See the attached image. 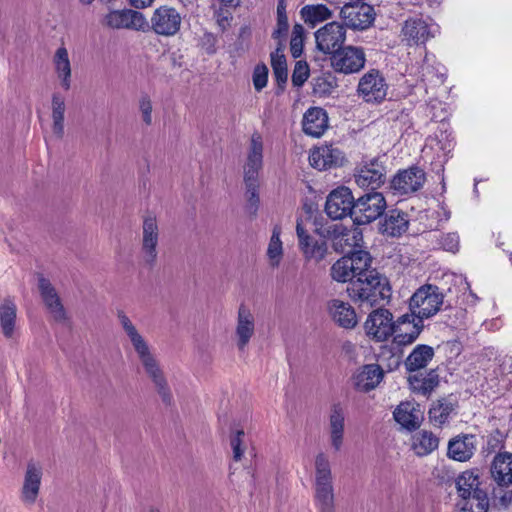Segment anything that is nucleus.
<instances>
[{
  "label": "nucleus",
  "instance_id": "29",
  "mask_svg": "<svg viewBox=\"0 0 512 512\" xmlns=\"http://www.w3.org/2000/svg\"><path fill=\"white\" fill-rule=\"evenodd\" d=\"M476 450V438L472 434H462L448 443L447 456L459 462L468 461Z\"/></svg>",
  "mask_w": 512,
  "mask_h": 512
},
{
  "label": "nucleus",
  "instance_id": "38",
  "mask_svg": "<svg viewBox=\"0 0 512 512\" xmlns=\"http://www.w3.org/2000/svg\"><path fill=\"white\" fill-rule=\"evenodd\" d=\"M434 357V349L425 344L417 345L406 358L404 365L407 371L415 372L425 368Z\"/></svg>",
  "mask_w": 512,
  "mask_h": 512
},
{
  "label": "nucleus",
  "instance_id": "45",
  "mask_svg": "<svg viewBox=\"0 0 512 512\" xmlns=\"http://www.w3.org/2000/svg\"><path fill=\"white\" fill-rule=\"evenodd\" d=\"M281 232H282L281 226L278 224L274 225V227L272 229V234H271V237H270V240L268 243L266 255H267V258L269 261V265L272 268L279 267V265L282 261V258H283L284 250H283V243L280 239Z\"/></svg>",
  "mask_w": 512,
  "mask_h": 512
},
{
  "label": "nucleus",
  "instance_id": "58",
  "mask_svg": "<svg viewBox=\"0 0 512 512\" xmlns=\"http://www.w3.org/2000/svg\"><path fill=\"white\" fill-rule=\"evenodd\" d=\"M129 1L133 7L137 8V9H142V8L151 6L155 0H129Z\"/></svg>",
  "mask_w": 512,
  "mask_h": 512
},
{
  "label": "nucleus",
  "instance_id": "61",
  "mask_svg": "<svg viewBox=\"0 0 512 512\" xmlns=\"http://www.w3.org/2000/svg\"><path fill=\"white\" fill-rule=\"evenodd\" d=\"M509 367L510 369L512 368V360L509 359L508 361L507 360H504L503 363L501 364L500 366V369L501 370H504L506 367Z\"/></svg>",
  "mask_w": 512,
  "mask_h": 512
},
{
  "label": "nucleus",
  "instance_id": "46",
  "mask_svg": "<svg viewBox=\"0 0 512 512\" xmlns=\"http://www.w3.org/2000/svg\"><path fill=\"white\" fill-rule=\"evenodd\" d=\"M289 28L288 17L286 14L285 0H278L277 4V25L272 33V37L280 43L285 40Z\"/></svg>",
  "mask_w": 512,
  "mask_h": 512
},
{
  "label": "nucleus",
  "instance_id": "55",
  "mask_svg": "<svg viewBox=\"0 0 512 512\" xmlns=\"http://www.w3.org/2000/svg\"><path fill=\"white\" fill-rule=\"evenodd\" d=\"M335 88V83H331L324 77H318L313 82V92L319 96L329 95Z\"/></svg>",
  "mask_w": 512,
  "mask_h": 512
},
{
  "label": "nucleus",
  "instance_id": "49",
  "mask_svg": "<svg viewBox=\"0 0 512 512\" xmlns=\"http://www.w3.org/2000/svg\"><path fill=\"white\" fill-rule=\"evenodd\" d=\"M506 435L500 430H495L491 434L488 435L486 441V451L489 453H493L496 451L501 452L500 450L504 448Z\"/></svg>",
  "mask_w": 512,
  "mask_h": 512
},
{
  "label": "nucleus",
  "instance_id": "2",
  "mask_svg": "<svg viewBox=\"0 0 512 512\" xmlns=\"http://www.w3.org/2000/svg\"><path fill=\"white\" fill-rule=\"evenodd\" d=\"M408 320V316H400L393 321V315L389 310L378 308L368 315L364 327L366 334L376 341H385L390 336H394L395 344L407 346L417 340L424 328L423 325L416 324L412 326L411 332L407 333L401 324L408 323Z\"/></svg>",
  "mask_w": 512,
  "mask_h": 512
},
{
  "label": "nucleus",
  "instance_id": "59",
  "mask_svg": "<svg viewBox=\"0 0 512 512\" xmlns=\"http://www.w3.org/2000/svg\"><path fill=\"white\" fill-rule=\"evenodd\" d=\"M403 316H408L409 317V320H408V323H403L401 324L404 328V331H406L407 333H410L411 330H412V326L416 325L417 323V318L414 317L412 314H404Z\"/></svg>",
  "mask_w": 512,
  "mask_h": 512
},
{
  "label": "nucleus",
  "instance_id": "31",
  "mask_svg": "<svg viewBox=\"0 0 512 512\" xmlns=\"http://www.w3.org/2000/svg\"><path fill=\"white\" fill-rule=\"evenodd\" d=\"M328 128L327 112L320 107L309 108L303 116L302 129L306 135L320 137Z\"/></svg>",
  "mask_w": 512,
  "mask_h": 512
},
{
  "label": "nucleus",
  "instance_id": "8",
  "mask_svg": "<svg viewBox=\"0 0 512 512\" xmlns=\"http://www.w3.org/2000/svg\"><path fill=\"white\" fill-rule=\"evenodd\" d=\"M140 241V256L143 263L152 268L158 260L160 229L157 217L148 213L143 217Z\"/></svg>",
  "mask_w": 512,
  "mask_h": 512
},
{
  "label": "nucleus",
  "instance_id": "64",
  "mask_svg": "<svg viewBox=\"0 0 512 512\" xmlns=\"http://www.w3.org/2000/svg\"><path fill=\"white\" fill-rule=\"evenodd\" d=\"M147 512H162L159 508H156V507H151L148 509Z\"/></svg>",
  "mask_w": 512,
  "mask_h": 512
},
{
  "label": "nucleus",
  "instance_id": "30",
  "mask_svg": "<svg viewBox=\"0 0 512 512\" xmlns=\"http://www.w3.org/2000/svg\"><path fill=\"white\" fill-rule=\"evenodd\" d=\"M328 432L331 447L335 452L340 451L344 443L345 412L339 404H335L331 408Z\"/></svg>",
  "mask_w": 512,
  "mask_h": 512
},
{
  "label": "nucleus",
  "instance_id": "25",
  "mask_svg": "<svg viewBox=\"0 0 512 512\" xmlns=\"http://www.w3.org/2000/svg\"><path fill=\"white\" fill-rule=\"evenodd\" d=\"M344 161L343 152L333 145H322L314 148L309 155L312 167L319 171L341 166Z\"/></svg>",
  "mask_w": 512,
  "mask_h": 512
},
{
  "label": "nucleus",
  "instance_id": "43",
  "mask_svg": "<svg viewBox=\"0 0 512 512\" xmlns=\"http://www.w3.org/2000/svg\"><path fill=\"white\" fill-rule=\"evenodd\" d=\"M243 182L245 187L244 196L246 200L245 209L249 215L255 217L260 207L259 178L243 177Z\"/></svg>",
  "mask_w": 512,
  "mask_h": 512
},
{
  "label": "nucleus",
  "instance_id": "44",
  "mask_svg": "<svg viewBox=\"0 0 512 512\" xmlns=\"http://www.w3.org/2000/svg\"><path fill=\"white\" fill-rule=\"evenodd\" d=\"M408 381L413 392L427 396L438 386L439 377L434 370H431L424 376L411 375Z\"/></svg>",
  "mask_w": 512,
  "mask_h": 512
},
{
  "label": "nucleus",
  "instance_id": "62",
  "mask_svg": "<svg viewBox=\"0 0 512 512\" xmlns=\"http://www.w3.org/2000/svg\"><path fill=\"white\" fill-rule=\"evenodd\" d=\"M512 383V371L510 370L507 374V385H510Z\"/></svg>",
  "mask_w": 512,
  "mask_h": 512
},
{
  "label": "nucleus",
  "instance_id": "28",
  "mask_svg": "<svg viewBox=\"0 0 512 512\" xmlns=\"http://www.w3.org/2000/svg\"><path fill=\"white\" fill-rule=\"evenodd\" d=\"M490 473L498 487H510L512 485V453L498 452L491 462Z\"/></svg>",
  "mask_w": 512,
  "mask_h": 512
},
{
  "label": "nucleus",
  "instance_id": "56",
  "mask_svg": "<svg viewBox=\"0 0 512 512\" xmlns=\"http://www.w3.org/2000/svg\"><path fill=\"white\" fill-rule=\"evenodd\" d=\"M271 66L273 70L286 69L287 63L285 55L283 54L282 43H279V47L271 53Z\"/></svg>",
  "mask_w": 512,
  "mask_h": 512
},
{
  "label": "nucleus",
  "instance_id": "4",
  "mask_svg": "<svg viewBox=\"0 0 512 512\" xmlns=\"http://www.w3.org/2000/svg\"><path fill=\"white\" fill-rule=\"evenodd\" d=\"M460 501L457 503L458 512H488L489 498L481 487L477 470H466L455 480Z\"/></svg>",
  "mask_w": 512,
  "mask_h": 512
},
{
  "label": "nucleus",
  "instance_id": "13",
  "mask_svg": "<svg viewBox=\"0 0 512 512\" xmlns=\"http://www.w3.org/2000/svg\"><path fill=\"white\" fill-rule=\"evenodd\" d=\"M401 33L408 45H424L439 33V26L429 19L414 16L404 21Z\"/></svg>",
  "mask_w": 512,
  "mask_h": 512
},
{
  "label": "nucleus",
  "instance_id": "50",
  "mask_svg": "<svg viewBox=\"0 0 512 512\" xmlns=\"http://www.w3.org/2000/svg\"><path fill=\"white\" fill-rule=\"evenodd\" d=\"M309 77V67L306 62L298 61L292 73V83L295 87H301Z\"/></svg>",
  "mask_w": 512,
  "mask_h": 512
},
{
  "label": "nucleus",
  "instance_id": "52",
  "mask_svg": "<svg viewBox=\"0 0 512 512\" xmlns=\"http://www.w3.org/2000/svg\"><path fill=\"white\" fill-rule=\"evenodd\" d=\"M213 17L221 32H225L230 28L231 21L233 19L232 13L230 11L220 7L214 11Z\"/></svg>",
  "mask_w": 512,
  "mask_h": 512
},
{
  "label": "nucleus",
  "instance_id": "32",
  "mask_svg": "<svg viewBox=\"0 0 512 512\" xmlns=\"http://www.w3.org/2000/svg\"><path fill=\"white\" fill-rule=\"evenodd\" d=\"M408 215L399 210H389L379 223V231L386 236L399 237L408 229Z\"/></svg>",
  "mask_w": 512,
  "mask_h": 512
},
{
  "label": "nucleus",
  "instance_id": "63",
  "mask_svg": "<svg viewBox=\"0 0 512 512\" xmlns=\"http://www.w3.org/2000/svg\"><path fill=\"white\" fill-rule=\"evenodd\" d=\"M82 5H90L94 0H78Z\"/></svg>",
  "mask_w": 512,
  "mask_h": 512
},
{
  "label": "nucleus",
  "instance_id": "14",
  "mask_svg": "<svg viewBox=\"0 0 512 512\" xmlns=\"http://www.w3.org/2000/svg\"><path fill=\"white\" fill-rule=\"evenodd\" d=\"M314 36L317 49L331 57L336 51L344 47L346 29L339 22L332 21L319 28Z\"/></svg>",
  "mask_w": 512,
  "mask_h": 512
},
{
  "label": "nucleus",
  "instance_id": "40",
  "mask_svg": "<svg viewBox=\"0 0 512 512\" xmlns=\"http://www.w3.org/2000/svg\"><path fill=\"white\" fill-rule=\"evenodd\" d=\"M16 304L10 300L5 299L0 304V328L3 335L10 339L13 337L16 326Z\"/></svg>",
  "mask_w": 512,
  "mask_h": 512
},
{
  "label": "nucleus",
  "instance_id": "37",
  "mask_svg": "<svg viewBox=\"0 0 512 512\" xmlns=\"http://www.w3.org/2000/svg\"><path fill=\"white\" fill-rule=\"evenodd\" d=\"M362 241V233L358 229H348L342 226H335L333 247L336 251L345 253L347 249L359 246Z\"/></svg>",
  "mask_w": 512,
  "mask_h": 512
},
{
  "label": "nucleus",
  "instance_id": "53",
  "mask_svg": "<svg viewBox=\"0 0 512 512\" xmlns=\"http://www.w3.org/2000/svg\"><path fill=\"white\" fill-rule=\"evenodd\" d=\"M268 81V69L265 65H257L253 72V85L257 91H261Z\"/></svg>",
  "mask_w": 512,
  "mask_h": 512
},
{
  "label": "nucleus",
  "instance_id": "23",
  "mask_svg": "<svg viewBox=\"0 0 512 512\" xmlns=\"http://www.w3.org/2000/svg\"><path fill=\"white\" fill-rule=\"evenodd\" d=\"M296 233L299 241V248L308 261L319 263L328 252L327 243L311 237L302 225V220H297Z\"/></svg>",
  "mask_w": 512,
  "mask_h": 512
},
{
  "label": "nucleus",
  "instance_id": "10",
  "mask_svg": "<svg viewBox=\"0 0 512 512\" xmlns=\"http://www.w3.org/2000/svg\"><path fill=\"white\" fill-rule=\"evenodd\" d=\"M366 53L363 47L347 45L330 57V64L336 73L351 75L359 73L366 65Z\"/></svg>",
  "mask_w": 512,
  "mask_h": 512
},
{
  "label": "nucleus",
  "instance_id": "60",
  "mask_svg": "<svg viewBox=\"0 0 512 512\" xmlns=\"http://www.w3.org/2000/svg\"><path fill=\"white\" fill-rule=\"evenodd\" d=\"M221 2L225 6H229V7H236V6H238V1L237 0H221Z\"/></svg>",
  "mask_w": 512,
  "mask_h": 512
},
{
  "label": "nucleus",
  "instance_id": "22",
  "mask_svg": "<svg viewBox=\"0 0 512 512\" xmlns=\"http://www.w3.org/2000/svg\"><path fill=\"white\" fill-rule=\"evenodd\" d=\"M386 180L385 166L377 159L363 164L355 174V182L360 188L375 192Z\"/></svg>",
  "mask_w": 512,
  "mask_h": 512
},
{
  "label": "nucleus",
  "instance_id": "51",
  "mask_svg": "<svg viewBox=\"0 0 512 512\" xmlns=\"http://www.w3.org/2000/svg\"><path fill=\"white\" fill-rule=\"evenodd\" d=\"M152 110L153 105L150 97L145 94L142 95L139 99V111L141 113L142 121L145 125L150 126L152 125Z\"/></svg>",
  "mask_w": 512,
  "mask_h": 512
},
{
  "label": "nucleus",
  "instance_id": "6",
  "mask_svg": "<svg viewBox=\"0 0 512 512\" xmlns=\"http://www.w3.org/2000/svg\"><path fill=\"white\" fill-rule=\"evenodd\" d=\"M444 295L436 285L425 284L419 287L411 296L409 309L417 318L416 324H423L424 319H429L437 314L443 305Z\"/></svg>",
  "mask_w": 512,
  "mask_h": 512
},
{
  "label": "nucleus",
  "instance_id": "47",
  "mask_svg": "<svg viewBox=\"0 0 512 512\" xmlns=\"http://www.w3.org/2000/svg\"><path fill=\"white\" fill-rule=\"evenodd\" d=\"M303 36L304 28L301 24H295L292 29L290 40L291 55L296 59L299 58L303 52Z\"/></svg>",
  "mask_w": 512,
  "mask_h": 512
},
{
  "label": "nucleus",
  "instance_id": "5",
  "mask_svg": "<svg viewBox=\"0 0 512 512\" xmlns=\"http://www.w3.org/2000/svg\"><path fill=\"white\" fill-rule=\"evenodd\" d=\"M314 505L317 512H336L334 477L329 457L324 452L314 459Z\"/></svg>",
  "mask_w": 512,
  "mask_h": 512
},
{
  "label": "nucleus",
  "instance_id": "26",
  "mask_svg": "<svg viewBox=\"0 0 512 512\" xmlns=\"http://www.w3.org/2000/svg\"><path fill=\"white\" fill-rule=\"evenodd\" d=\"M458 406V400L452 394L434 401L428 411L430 422L436 427H442L457 414Z\"/></svg>",
  "mask_w": 512,
  "mask_h": 512
},
{
  "label": "nucleus",
  "instance_id": "24",
  "mask_svg": "<svg viewBox=\"0 0 512 512\" xmlns=\"http://www.w3.org/2000/svg\"><path fill=\"white\" fill-rule=\"evenodd\" d=\"M38 289L41 298L53 319L57 322H64L67 319V314L63 304L61 303L60 297L50 280L45 278L43 275H39Z\"/></svg>",
  "mask_w": 512,
  "mask_h": 512
},
{
  "label": "nucleus",
  "instance_id": "57",
  "mask_svg": "<svg viewBox=\"0 0 512 512\" xmlns=\"http://www.w3.org/2000/svg\"><path fill=\"white\" fill-rule=\"evenodd\" d=\"M278 85L282 88L287 81L288 71L286 69L273 70Z\"/></svg>",
  "mask_w": 512,
  "mask_h": 512
},
{
  "label": "nucleus",
  "instance_id": "20",
  "mask_svg": "<svg viewBox=\"0 0 512 512\" xmlns=\"http://www.w3.org/2000/svg\"><path fill=\"white\" fill-rule=\"evenodd\" d=\"M264 141L262 135L255 131L252 133L246 151V159L243 165V177L259 178L263 168Z\"/></svg>",
  "mask_w": 512,
  "mask_h": 512
},
{
  "label": "nucleus",
  "instance_id": "39",
  "mask_svg": "<svg viewBox=\"0 0 512 512\" xmlns=\"http://www.w3.org/2000/svg\"><path fill=\"white\" fill-rule=\"evenodd\" d=\"M421 81L423 83H430L432 85L443 84L446 79V69L440 63H437L433 58L427 55L424 58L421 66Z\"/></svg>",
  "mask_w": 512,
  "mask_h": 512
},
{
  "label": "nucleus",
  "instance_id": "11",
  "mask_svg": "<svg viewBox=\"0 0 512 512\" xmlns=\"http://www.w3.org/2000/svg\"><path fill=\"white\" fill-rule=\"evenodd\" d=\"M386 206L382 193H366L355 200L353 222L357 225L369 224L384 213Z\"/></svg>",
  "mask_w": 512,
  "mask_h": 512
},
{
  "label": "nucleus",
  "instance_id": "48",
  "mask_svg": "<svg viewBox=\"0 0 512 512\" xmlns=\"http://www.w3.org/2000/svg\"><path fill=\"white\" fill-rule=\"evenodd\" d=\"M245 432L242 429L236 430L230 436V445L233 451V459L235 461H240L245 452L244 444Z\"/></svg>",
  "mask_w": 512,
  "mask_h": 512
},
{
  "label": "nucleus",
  "instance_id": "36",
  "mask_svg": "<svg viewBox=\"0 0 512 512\" xmlns=\"http://www.w3.org/2000/svg\"><path fill=\"white\" fill-rule=\"evenodd\" d=\"M54 71L60 80L62 88L68 91L71 88V62L69 54L64 46L59 47L53 56Z\"/></svg>",
  "mask_w": 512,
  "mask_h": 512
},
{
  "label": "nucleus",
  "instance_id": "3",
  "mask_svg": "<svg viewBox=\"0 0 512 512\" xmlns=\"http://www.w3.org/2000/svg\"><path fill=\"white\" fill-rule=\"evenodd\" d=\"M363 274L364 276L352 280L346 288L351 300L359 307L366 308L388 302L391 297V287L388 279L371 267Z\"/></svg>",
  "mask_w": 512,
  "mask_h": 512
},
{
  "label": "nucleus",
  "instance_id": "18",
  "mask_svg": "<svg viewBox=\"0 0 512 512\" xmlns=\"http://www.w3.org/2000/svg\"><path fill=\"white\" fill-rule=\"evenodd\" d=\"M374 9L372 6L362 4H346L340 10V17L344 27L353 30H365L374 22Z\"/></svg>",
  "mask_w": 512,
  "mask_h": 512
},
{
  "label": "nucleus",
  "instance_id": "21",
  "mask_svg": "<svg viewBox=\"0 0 512 512\" xmlns=\"http://www.w3.org/2000/svg\"><path fill=\"white\" fill-rule=\"evenodd\" d=\"M256 331L255 317L245 304H240L237 311L235 341L238 350L244 351L254 337Z\"/></svg>",
  "mask_w": 512,
  "mask_h": 512
},
{
  "label": "nucleus",
  "instance_id": "33",
  "mask_svg": "<svg viewBox=\"0 0 512 512\" xmlns=\"http://www.w3.org/2000/svg\"><path fill=\"white\" fill-rule=\"evenodd\" d=\"M384 377V371L378 364L362 366L354 376L355 387L362 392L375 389Z\"/></svg>",
  "mask_w": 512,
  "mask_h": 512
},
{
  "label": "nucleus",
  "instance_id": "42",
  "mask_svg": "<svg viewBox=\"0 0 512 512\" xmlns=\"http://www.w3.org/2000/svg\"><path fill=\"white\" fill-rule=\"evenodd\" d=\"M51 108L52 131L57 138L61 139L64 135V114L66 106L65 99L59 92L52 94Z\"/></svg>",
  "mask_w": 512,
  "mask_h": 512
},
{
  "label": "nucleus",
  "instance_id": "19",
  "mask_svg": "<svg viewBox=\"0 0 512 512\" xmlns=\"http://www.w3.org/2000/svg\"><path fill=\"white\" fill-rule=\"evenodd\" d=\"M426 181L425 172L416 166L399 171L391 181L395 195L405 196L420 190Z\"/></svg>",
  "mask_w": 512,
  "mask_h": 512
},
{
  "label": "nucleus",
  "instance_id": "15",
  "mask_svg": "<svg viewBox=\"0 0 512 512\" xmlns=\"http://www.w3.org/2000/svg\"><path fill=\"white\" fill-rule=\"evenodd\" d=\"M355 199L349 188L341 186L329 193L325 203V212L333 220L350 216L354 220Z\"/></svg>",
  "mask_w": 512,
  "mask_h": 512
},
{
  "label": "nucleus",
  "instance_id": "12",
  "mask_svg": "<svg viewBox=\"0 0 512 512\" xmlns=\"http://www.w3.org/2000/svg\"><path fill=\"white\" fill-rule=\"evenodd\" d=\"M388 85L378 69H370L359 79L357 95L367 103H380L387 96Z\"/></svg>",
  "mask_w": 512,
  "mask_h": 512
},
{
  "label": "nucleus",
  "instance_id": "7",
  "mask_svg": "<svg viewBox=\"0 0 512 512\" xmlns=\"http://www.w3.org/2000/svg\"><path fill=\"white\" fill-rule=\"evenodd\" d=\"M372 258L367 251L357 250L337 260L331 267V276L337 282H349L364 276L370 268Z\"/></svg>",
  "mask_w": 512,
  "mask_h": 512
},
{
  "label": "nucleus",
  "instance_id": "16",
  "mask_svg": "<svg viewBox=\"0 0 512 512\" xmlns=\"http://www.w3.org/2000/svg\"><path fill=\"white\" fill-rule=\"evenodd\" d=\"M43 477L42 465L34 460H29L20 490V500L26 507H32L40 494Z\"/></svg>",
  "mask_w": 512,
  "mask_h": 512
},
{
  "label": "nucleus",
  "instance_id": "9",
  "mask_svg": "<svg viewBox=\"0 0 512 512\" xmlns=\"http://www.w3.org/2000/svg\"><path fill=\"white\" fill-rule=\"evenodd\" d=\"M147 22V31L151 30L157 36L169 38L180 32L182 16L175 7L162 5L153 11Z\"/></svg>",
  "mask_w": 512,
  "mask_h": 512
},
{
  "label": "nucleus",
  "instance_id": "1",
  "mask_svg": "<svg viewBox=\"0 0 512 512\" xmlns=\"http://www.w3.org/2000/svg\"><path fill=\"white\" fill-rule=\"evenodd\" d=\"M117 318L127 338L129 339L144 371L151 382L154 384L157 393L162 401L169 405L172 401V394L158 360L151 351V347L145 338L140 334L136 326L123 310L117 311Z\"/></svg>",
  "mask_w": 512,
  "mask_h": 512
},
{
  "label": "nucleus",
  "instance_id": "41",
  "mask_svg": "<svg viewBox=\"0 0 512 512\" xmlns=\"http://www.w3.org/2000/svg\"><path fill=\"white\" fill-rule=\"evenodd\" d=\"M438 445V437L430 431L421 430L412 436V449L418 456L432 453Z\"/></svg>",
  "mask_w": 512,
  "mask_h": 512
},
{
  "label": "nucleus",
  "instance_id": "35",
  "mask_svg": "<svg viewBox=\"0 0 512 512\" xmlns=\"http://www.w3.org/2000/svg\"><path fill=\"white\" fill-rule=\"evenodd\" d=\"M393 416L395 421L407 430H415L420 425V410L415 403H400L393 412Z\"/></svg>",
  "mask_w": 512,
  "mask_h": 512
},
{
  "label": "nucleus",
  "instance_id": "34",
  "mask_svg": "<svg viewBox=\"0 0 512 512\" xmlns=\"http://www.w3.org/2000/svg\"><path fill=\"white\" fill-rule=\"evenodd\" d=\"M299 14L301 19L308 27L314 28L318 24L332 19L334 16V11L326 4L316 3L304 5L300 9Z\"/></svg>",
  "mask_w": 512,
  "mask_h": 512
},
{
  "label": "nucleus",
  "instance_id": "27",
  "mask_svg": "<svg viewBox=\"0 0 512 512\" xmlns=\"http://www.w3.org/2000/svg\"><path fill=\"white\" fill-rule=\"evenodd\" d=\"M327 312L330 318L341 328L353 329L357 323L355 309L348 303L340 299H331L326 304Z\"/></svg>",
  "mask_w": 512,
  "mask_h": 512
},
{
  "label": "nucleus",
  "instance_id": "54",
  "mask_svg": "<svg viewBox=\"0 0 512 512\" xmlns=\"http://www.w3.org/2000/svg\"><path fill=\"white\" fill-rule=\"evenodd\" d=\"M440 246L448 252L455 253L459 248V236L457 233H447L440 236Z\"/></svg>",
  "mask_w": 512,
  "mask_h": 512
},
{
  "label": "nucleus",
  "instance_id": "17",
  "mask_svg": "<svg viewBox=\"0 0 512 512\" xmlns=\"http://www.w3.org/2000/svg\"><path fill=\"white\" fill-rule=\"evenodd\" d=\"M103 24L111 29H129L146 32L148 27L144 14L131 9L114 10L105 15Z\"/></svg>",
  "mask_w": 512,
  "mask_h": 512
}]
</instances>
